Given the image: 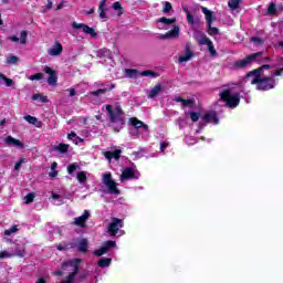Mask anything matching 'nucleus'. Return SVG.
I'll return each instance as SVG.
<instances>
[{
	"label": "nucleus",
	"mask_w": 283,
	"mask_h": 283,
	"mask_svg": "<svg viewBox=\"0 0 283 283\" xmlns=\"http://www.w3.org/2000/svg\"><path fill=\"white\" fill-rule=\"evenodd\" d=\"M251 85H255L260 92H269L275 88V78L273 76H263L261 78H252Z\"/></svg>",
	"instance_id": "1"
},
{
	"label": "nucleus",
	"mask_w": 283,
	"mask_h": 283,
	"mask_svg": "<svg viewBox=\"0 0 283 283\" xmlns=\"http://www.w3.org/2000/svg\"><path fill=\"white\" fill-rule=\"evenodd\" d=\"M220 101L226 103V107L235 109V107L240 105V93H234L231 95V90L227 88L220 93Z\"/></svg>",
	"instance_id": "2"
},
{
	"label": "nucleus",
	"mask_w": 283,
	"mask_h": 283,
	"mask_svg": "<svg viewBox=\"0 0 283 283\" xmlns=\"http://www.w3.org/2000/svg\"><path fill=\"white\" fill-rule=\"evenodd\" d=\"M264 52H256L245 56L243 60H238L232 63V70H244L251 65V63L255 62L256 59L263 56Z\"/></svg>",
	"instance_id": "3"
},
{
	"label": "nucleus",
	"mask_w": 283,
	"mask_h": 283,
	"mask_svg": "<svg viewBox=\"0 0 283 283\" xmlns=\"http://www.w3.org/2000/svg\"><path fill=\"white\" fill-rule=\"evenodd\" d=\"M123 227H124L123 220L116 217H113L111 219V223L107 227L108 235H111V238H116V235L118 234V231H120Z\"/></svg>",
	"instance_id": "4"
},
{
	"label": "nucleus",
	"mask_w": 283,
	"mask_h": 283,
	"mask_svg": "<svg viewBox=\"0 0 283 283\" xmlns=\"http://www.w3.org/2000/svg\"><path fill=\"white\" fill-rule=\"evenodd\" d=\"M103 184L107 186L108 193L114 196L120 195V190H118V184L112 179V174L104 175Z\"/></svg>",
	"instance_id": "5"
},
{
	"label": "nucleus",
	"mask_w": 283,
	"mask_h": 283,
	"mask_svg": "<svg viewBox=\"0 0 283 283\" xmlns=\"http://www.w3.org/2000/svg\"><path fill=\"white\" fill-rule=\"evenodd\" d=\"M72 28L73 30H82L84 34H90L92 39H96V36H98V33H96V30H94V28H91L85 23L73 22Z\"/></svg>",
	"instance_id": "6"
},
{
	"label": "nucleus",
	"mask_w": 283,
	"mask_h": 283,
	"mask_svg": "<svg viewBox=\"0 0 283 283\" xmlns=\"http://www.w3.org/2000/svg\"><path fill=\"white\" fill-rule=\"evenodd\" d=\"M114 247H116V241H105L101 249L95 250L93 254L96 255V258H101V255H105V253H107L109 249H114Z\"/></svg>",
	"instance_id": "7"
},
{
	"label": "nucleus",
	"mask_w": 283,
	"mask_h": 283,
	"mask_svg": "<svg viewBox=\"0 0 283 283\" xmlns=\"http://www.w3.org/2000/svg\"><path fill=\"white\" fill-rule=\"evenodd\" d=\"M178 36H180V27L175 25L170 31L158 35V39L160 41H166L167 39H178Z\"/></svg>",
	"instance_id": "8"
},
{
	"label": "nucleus",
	"mask_w": 283,
	"mask_h": 283,
	"mask_svg": "<svg viewBox=\"0 0 283 283\" xmlns=\"http://www.w3.org/2000/svg\"><path fill=\"white\" fill-rule=\"evenodd\" d=\"M87 220H90V210H84L82 216L74 219L73 224L81 229H85V227H87Z\"/></svg>",
	"instance_id": "9"
},
{
	"label": "nucleus",
	"mask_w": 283,
	"mask_h": 283,
	"mask_svg": "<svg viewBox=\"0 0 283 283\" xmlns=\"http://www.w3.org/2000/svg\"><path fill=\"white\" fill-rule=\"evenodd\" d=\"M43 72L45 74H49L48 83L49 85H52L53 87L56 86V83L59 82V77L56 76V71L52 70L50 66H45L43 69Z\"/></svg>",
	"instance_id": "10"
},
{
	"label": "nucleus",
	"mask_w": 283,
	"mask_h": 283,
	"mask_svg": "<svg viewBox=\"0 0 283 283\" xmlns=\"http://www.w3.org/2000/svg\"><path fill=\"white\" fill-rule=\"evenodd\" d=\"M195 39L198 45H209L212 42L202 31H196Z\"/></svg>",
	"instance_id": "11"
},
{
	"label": "nucleus",
	"mask_w": 283,
	"mask_h": 283,
	"mask_svg": "<svg viewBox=\"0 0 283 283\" xmlns=\"http://www.w3.org/2000/svg\"><path fill=\"white\" fill-rule=\"evenodd\" d=\"M48 54L50 56H61V54H63V44H61L59 41H55V44L49 49Z\"/></svg>",
	"instance_id": "12"
},
{
	"label": "nucleus",
	"mask_w": 283,
	"mask_h": 283,
	"mask_svg": "<svg viewBox=\"0 0 283 283\" xmlns=\"http://www.w3.org/2000/svg\"><path fill=\"white\" fill-rule=\"evenodd\" d=\"M174 101H175V103H181L182 107H190V108L196 107V99L195 98L185 99L180 96H176L174 98Z\"/></svg>",
	"instance_id": "13"
},
{
	"label": "nucleus",
	"mask_w": 283,
	"mask_h": 283,
	"mask_svg": "<svg viewBox=\"0 0 283 283\" xmlns=\"http://www.w3.org/2000/svg\"><path fill=\"white\" fill-rule=\"evenodd\" d=\"M193 59V51H191V46L186 45L185 54L179 56V63H187V61H191Z\"/></svg>",
	"instance_id": "14"
},
{
	"label": "nucleus",
	"mask_w": 283,
	"mask_h": 283,
	"mask_svg": "<svg viewBox=\"0 0 283 283\" xmlns=\"http://www.w3.org/2000/svg\"><path fill=\"white\" fill-rule=\"evenodd\" d=\"M81 264H83V259H73L72 260V280L78 275V271L81 269Z\"/></svg>",
	"instance_id": "15"
},
{
	"label": "nucleus",
	"mask_w": 283,
	"mask_h": 283,
	"mask_svg": "<svg viewBox=\"0 0 283 283\" xmlns=\"http://www.w3.org/2000/svg\"><path fill=\"white\" fill-rule=\"evenodd\" d=\"M251 76H253V78H264V71L262 66L248 72L245 78H251Z\"/></svg>",
	"instance_id": "16"
},
{
	"label": "nucleus",
	"mask_w": 283,
	"mask_h": 283,
	"mask_svg": "<svg viewBox=\"0 0 283 283\" xmlns=\"http://www.w3.org/2000/svg\"><path fill=\"white\" fill-rule=\"evenodd\" d=\"M132 178H136V172L134 171V168L127 167L123 170L120 175L122 180H132Z\"/></svg>",
	"instance_id": "17"
},
{
	"label": "nucleus",
	"mask_w": 283,
	"mask_h": 283,
	"mask_svg": "<svg viewBox=\"0 0 283 283\" xmlns=\"http://www.w3.org/2000/svg\"><path fill=\"white\" fill-rule=\"evenodd\" d=\"M120 154H123V150L115 149L113 151H105L104 156L107 160H111L112 158H114L115 160H120Z\"/></svg>",
	"instance_id": "18"
},
{
	"label": "nucleus",
	"mask_w": 283,
	"mask_h": 283,
	"mask_svg": "<svg viewBox=\"0 0 283 283\" xmlns=\"http://www.w3.org/2000/svg\"><path fill=\"white\" fill-rule=\"evenodd\" d=\"M202 12L206 15L207 25H212L213 21H216V18H213V12L207 7H202Z\"/></svg>",
	"instance_id": "19"
},
{
	"label": "nucleus",
	"mask_w": 283,
	"mask_h": 283,
	"mask_svg": "<svg viewBox=\"0 0 283 283\" xmlns=\"http://www.w3.org/2000/svg\"><path fill=\"white\" fill-rule=\"evenodd\" d=\"M87 249H90V243H87V239H81L77 244L78 253H87Z\"/></svg>",
	"instance_id": "20"
},
{
	"label": "nucleus",
	"mask_w": 283,
	"mask_h": 283,
	"mask_svg": "<svg viewBox=\"0 0 283 283\" xmlns=\"http://www.w3.org/2000/svg\"><path fill=\"white\" fill-rule=\"evenodd\" d=\"M163 92V85L156 84L148 93V98H156Z\"/></svg>",
	"instance_id": "21"
},
{
	"label": "nucleus",
	"mask_w": 283,
	"mask_h": 283,
	"mask_svg": "<svg viewBox=\"0 0 283 283\" xmlns=\"http://www.w3.org/2000/svg\"><path fill=\"white\" fill-rule=\"evenodd\" d=\"M4 143H7V145H13L14 147H20V148H23V144L21 140L12 137V136H8L6 139H4Z\"/></svg>",
	"instance_id": "22"
},
{
	"label": "nucleus",
	"mask_w": 283,
	"mask_h": 283,
	"mask_svg": "<svg viewBox=\"0 0 283 283\" xmlns=\"http://www.w3.org/2000/svg\"><path fill=\"white\" fill-rule=\"evenodd\" d=\"M105 6H107V0H102L98 6V12L101 19H107V13L105 11Z\"/></svg>",
	"instance_id": "23"
},
{
	"label": "nucleus",
	"mask_w": 283,
	"mask_h": 283,
	"mask_svg": "<svg viewBox=\"0 0 283 283\" xmlns=\"http://www.w3.org/2000/svg\"><path fill=\"white\" fill-rule=\"evenodd\" d=\"M13 253V258H25V247H21L19 244L15 245V251L12 252Z\"/></svg>",
	"instance_id": "24"
},
{
	"label": "nucleus",
	"mask_w": 283,
	"mask_h": 283,
	"mask_svg": "<svg viewBox=\"0 0 283 283\" xmlns=\"http://www.w3.org/2000/svg\"><path fill=\"white\" fill-rule=\"evenodd\" d=\"M112 264V259L111 258H102L97 261V266L101 269H107Z\"/></svg>",
	"instance_id": "25"
},
{
	"label": "nucleus",
	"mask_w": 283,
	"mask_h": 283,
	"mask_svg": "<svg viewBox=\"0 0 283 283\" xmlns=\"http://www.w3.org/2000/svg\"><path fill=\"white\" fill-rule=\"evenodd\" d=\"M67 149H70L69 144H63V143L53 147V150L59 151L60 154H67Z\"/></svg>",
	"instance_id": "26"
},
{
	"label": "nucleus",
	"mask_w": 283,
	"mask_h": 283,
	"mask_svg": "<svg viewBox=\"0 0 283 283\" xmlns=\"http://www.w3.org/2000/svg\"><path fill=\"white\" fill-rule=\"evenodd\" d=\"M158 23H164V25H174L176 23V18L168 19L166 17H161L157 20Z\"/></svg>",
	"instance_id": "27"
},
{
	"label": "nucleus",
	"mask_w": 283,
	"mask_h": 283,
	"mask_svg": "<svg viewBox=\"0 0 283 283\" xmlns=\"http://www.w3.org/2000/svg\"><path fill=\"white\" fill-rule=\"evenodd\" d=\"M129 123L135 129H140L143 127V122L136 117H130Z\"/></svg>",
	"instance_id": "28"
},
{
	"label": "nucleus",
	"mask_w": 283,
	"mask_h": 283,
	"mask_svg": "<svg viewBox=\"0 0 283 283\" xmlns=\"http://www.w3.org/2000/svg\"><path fill=\"white\" fill-rule=\"evenodd\" d=\"M106 112H108L111 123H116V113L112 109V105H106Z\"/></svg>",
	"instance_id": "29"
},
{
	"label": "nucleus",
	"mask_w": 283,
	"mask_h": 283,
	"mask_svg": "<svg viewBox=\"0 0 283 283\" xmlns=\"http://www.w3.org/2000/svg\"><path fill=\"white\" fill-rule=\"evenodd\" d=\"M268 14H270V17H274V14H277V7L275 2H270L268 7Z\"/></svg>",
	"instance_id": "30"
},
{
	"label": "nucleus",
	"mask_w": 283,
	"mask_h": 283,
	"mask_svg": "<svg viewBox=\"0 0 283 283\" xmlns=\"http://www.w3.org/2000/svg\"><path fill=\"white\" fill-rule=\"evenodd\" d=\"M76 180L83 185L84 182H87V174H85V171H80L76 175Z\"/></svg>",
	"instance_id": "31"
},
{
	"label": "nucleus",
	"mask_w": 283,
	"mask_h": 283,
	"mask_svg": "<svg viewBox=\"0 0 283 283\" xmlns=\"http://www.w3.org/2000/svg\"><path fill=\"white\" fill-rule=\"evenodd\" d=\"M125 74H126V76H128V78H136L138 76V70H136V69H126Z\"/></svg>",
	"instance_id": "32"
},
{
	"label": "nucleus",
	"mask_w": 283,
	"mask_h": 283,
	"mask_svg": "<svg viewBox=\"0 0 283 283\" xmlns=\"http://www.w3.org/2000/svg\"><path fill=\"white\" fill-rule=\"evenodd\" d=\"M207 28H208V34L210 36H216L218 34H220V29L219 28L212 27L211 24L207 25Z\"/></svg>",
	"instance_id": "33"
},
{
	"label": "nucleus",
	"mask_w": 283,
	"mask_h": 283,
	"mask_svg": "<svg viewBox=\"0 0 283 283\" xmlns=\"http://www.w3.org/2000/svg\"><path fill=\"white\" fill-rule=\"evenodd\" d=\"M0 78L4 81L7 87H12V85H14V81L12 78H8L3 73H0Z\"/></svg>",
	"instance_id": "34"
},
{
	"label": "nucleus",
	"mask_w": 283,
	"mask_h": 283,
	"mask_svg": "<svg viewBox=\"0 0 283 283\" xmlns=\"http://www.w3.org/2000/svg\"><path fill=\"white\" fill-rule=\"evenodd\" d=\"M39 98H40L41 103H48V96L39 94V93L32 95V101H39Z\"/></svg>",
	"instance_id": "35"
},
{
	"label": "nucleus",
	"mask_w": 283,
	"mask_h": 283,
	"mask_svg": "<svg viewBox=\"0 0 283 283\" xmlns=\"http://www.w3.org/2000/svg\"><path fill=\"white\" fill-rule=\"evenodd\" d=\"M200 116H202L200 112H190V120H192V123H198Z\"/></svg>",
	"instance_id": "36"
},
{
	"label": "nucleus",
	"mask_w": 283,
	"mask_h": 283,
	"mask_svg": "<svg viewBox=\"0 0 283 283\" xmlns=\"http://www.w3.org/2000/svg\"><path fill=\"white\" fill-rule=\"evenodd\" d=\"M107 88H98L96 91L91 92V96H103V94H107Z\"/></svg>",
	"instance_id": "37"
},
{
	"label": "nucleus",
	"mask_w": 283,
	"mask_h": 283,
	"mask_svg": "<svg viewBox=\"0 0 283 283\" xmlns=\"http://www.w3.org/2000/svg\"><path fill=\"white\" fill-rule=\"evenodd\" d=\"M228 6L231 10H238V8H240V0H230Z\"/></svg>",
	"instance_id": "38"
},
{
	"label": "nucleus",
	"mask_w": 283,
	"mask_h": 283,
	"mask_svg": "<svg viewBox=\"0 0 283 283\" xmlns=\"http://www.w3.org/2000/svg\"><path fill=\"white\" fill-rule=\"evenodd\" d=\"M112 8H113V10H118V17H120V15H123V6L120 4V2H114L113 4H112Z\"/></svg>",
	"instance_id": "39"
},
{
	"label": "nucleus",
	"mask_w": 283,
	"mask_h": 283,
	"mask_svg": "<svg viewBox=\"0 0 283 283\" xmlns=\"http://www.w3.org/2000/svg\"><path fill=\"white\" fill-rule=\"evenodd\" d=\"M18 61H19V57L17 55H11L7 57L8 65H17Z\"/></svg>",
	"instance_id": "40"
},
{
	"label": "nucleus",
	"mask_w": 283,
	"mask_h": 283,
	"mask_svg": "<svg viewBox=\"0 0 283 283\" xmlns=\"http://www.w3.org/2000/svg\"><path fill=\"white\" fill-rule=\"evenodd\" d=\"M24 119L27 123H30V125H36V123H39V119L32 115L24 116Z\"/></svg>",
	"instance_id": "41"
},
{
	"label": "nucleus",
	"mask_w": 283,
	"mask_h": 283,
	"mask_svg": "<svg viewBox=\"0 0 283 283\" xmlns=\"http://www.w3.org/2000/svg\"><path fill=\"white\" fill-rule=\"evenodd\" d=\"M214 115L216 113H206L202 116V120H205V123H211Z\"/></svg>",
	"instance_id": "42"
},
{
	"label": "nucleus",
	"mask_w": 283,
	"mask_h": 283,
	"mask_svg": "<svg viewBox=\"0 0 283 283\" xmlns=\"http://www.w3.org/2000/svg\"><path fill=\"white\" fill-rule=\"evenodd\" d=\"M172 10H174V7L171 6V2L166 1V2H165V6H164V8H163V12H164L165 14H167V13L171 12Z\"/></svg>",
	"instance_id": "43"
},
{
	"label": "nucleus",
	"mask_w": 283,
	"mask_h": 283,
	"mask_svg": "<svg viewBox=\"0 0 283 283\" xmlns=\"http://www.w3.org/2000/svg\"><path fill=\"white\" fill-rule=\"evenodd\" d=\"M20 43H22V45H25L28 43V31H21Z\"/></svg>",
	"instance_id": "44"
},
{
	"label": "nucleus",
	"mask_w": 283,
	"mask_h": 283,
	"mask_svg": "<svg viewBox=\"0 0 283 283\" xmlns=\"http://www.w3.org/2000/svg\"><path fill=\"white\" fill-rule=\"evenodd\" d=\"M77 280L78 282H84V280L87 279V270H83L81 272L77 273Z\"/></svg>",
	"instance_id": "45"
},
{
	"label": "nucleus",
	"mask_w": 283,
	"mask_h": 283,
	"mask_svg": "<svg viewBox=\"0 0 283 283\" xmlns=\"http://www.w3.org/2000/svg\"><path fill=\"white\" fill-rule=\"evenodd\" d=\"M208 50L211 56H218V51H216V46H213V41L208 44Z\"/></svg>",
	"instance_id": "46"
},
{
	"label": "nucleus",
	"mask_w": 283,
	"mask_h": 283,
	"mask_svg": "<svg viewBox=\"0 0 283 283\" xmlns=\"http://www.w3.org/2000/svg\"><path fill=\"white\" fill-rule=\"evenodd\" d=\"M140 76H153L154 78H156V76H158V74L151 70H146L140 73Z\"/></svg>",
	"instance_id": "47"
},
{
	"label": "nucleus",
	"mask_w": 283,
	"mask_h": 283,
	"mask_svg": "<svg viewBox=\"0 0 283 283\" xmlns=\"http://www.w3.org/2000/svg\"><path fill=\"white\" fill-rule=\"evenodd\" d=\"M19 228L17 226H12L11 228L4 230V235H12V233H17Z\"/></svg>",
	"instance_id": "48"
},
{
	"label": "nucleus",
	"mask_w": 283,
	"mask_h": 283,
	"mask_svg": "<svg viewBox=\"0 0 283 283\" xmlns=\"http://www.w3.org/2000/svg\"><path fill=\"white\" fill-rule=\"evenodd\" d=\"M25 205H31V202H34V193L30 192L24 197Z\"/></svg>",
	"instance_id": "49"
},
{
	"label": "nucleus",
	"mask_w": 283,
	"mask_h": 283,
	"mask_svg": "<svg viewBox=\"0 0 283 283\" xmlns=\"http://www.w3.org/2000/svg\"><path fill=\"white\" fill-rule=\"evenodd\" d=\"M72 138H73L74 145H78V143H84L85 142V139L76 136V133H74V132H72Z\"/></svg>",
	"instance_id": "50"
},
{
	"label": "nucleus",
	"mask_w": 283,
	"mask_h": 283,
	"mask_svg": "<svg viewBox=\"0 0 283 283\" xmlns=\"http://www.w3.org/2000/svg\"><path fill=\"white\" fill-rule=\"evenodd\" d=\"M30 81H41L43 78V73H35L33 75H31Z\"/></svg>",
	"instance_id": "51"
},
{
	"label": "nucleus",
	"mask_w": 283,
	"mask_h": 283,
	"mask_svg": "<svg viewBox=\"0 0 283 283\" xmlns=\"http://www.w3.org/2000/svg\"><path fill=\"white\" fill-rule=\"evenodd\" d=\"M115 123H120V125H125V115L115 114Z\"/></svg>",
	"instance_id": "52"
},
{
	"label": "nucleus",
	"mask_w": 283,
	"mask_h": 283,
	"mask_svg": "<svg viewBox=\"0 0 283 283\" xmlns=\"http://www.w3.org/2000/svg\"><path fill=\"white\" fill-rule=\"evenodd\" d=\"M251 42L256 43V45H262L264 43V40L259 36H252Z\"/></svg>",
	"instance_id": "53"
},
{
	"label": "nucleus",
	"mask_w": 283,
	"mask_h": 283,
	"mask_svg": "<svg viewBox=\"0 0 283 283\" xmlns=\"http://www.w3.org/2000/svg\"><path fill=\"white\" fill-rule=\"evenodd\" d=\"M6 258H14L13 253H9L8 251H1L0 252V260H3Z\"/></svg>",
	"instance_id": "54"
},
{
	"label": "nucleus",
	"mask_w": 283,
	"mask_h": 283,
	"mask_svg": "<svg viewBox=\"0 0 283 283\" xmlns=\"http://www.w3.org/2000/svg\"><path fill=\"white\" fill-rule=\"evenodd\" d=\"M23 163H25V158H20V159L15 163V165H14L15 171H19V170L21 169V165H22Z\"/></svg>",
	"instance_id": "55"
},
{
	"label": "nucleus",
	"mask_w": 283,
	"mask_h": 283,
	"mask_svg": "<svg viewBox=\"0 0 283 283\" xmlns=\"http://www.w3.org/2000/svg\"><path fill=\"white\" fill-rule=\"evenodd\" d=\"M186 15H187V21L189 25H193V23H196V21L193 20V15L191 13H188Z\"/></svg>",
	"instance_id": "56"
},
{
	"label": "nucleus",
	"mask_w": 283,
	"mask_h": 283,
	"mask_svg": "<svg viewBox=\"0 0 283 283\" xmlns=\"http://www.w3.org/2000/svg\"><path fill=\"white\" fill-rule=\"evenodd\" d=\"M283 74V66H281L280 69H277L273 74H272V77L273 76H282Z\"/></svg>",
	"instance_id": "57"
},
{
	"label": "nucleus",
	"mask_w": 283,
	"mask_h": 283,
	"mask_svg": "<svg viewBox=\"0 0 283 283\" xmlns=\"http://www.w3.org/2000/svg\"><path fill=\"white\" fill-rule=\"evenodd\" d=\"M114 113L115 115H125V112H123V108L120 106H116Z\"/></svg>",
	"instance_id": "58"
},
{
	"label": "nucleus",
	"mask_w": 283,
	"mask_h": 283,
	"mask_svg": "<svg viewBox=\"0 0 283 283\" xmlns=\"http://www.w3.org/2000/svg\"><path fill=\"white\" fill-rule=\"evenodd\" d=\"M273 67H275V65L273 64H263L261 65V70H273Z\"/></svg>",
	"instance_id": "59"
},
{
	"label": "nucleus",
	"mask_w": 283,
	"mask_h": 283,
	"mask_svg": "<svg viewBox=\"0 0 283 283\" xmlns=\"http://www.w3.org/2000/svg\"><path fill=\"white\" fill-rule=\"evenodd\" d=\"M8 39H9V41H13V43H19V36H17V35H11Z\"/></svg>",
	"instance_id": "60"
},
{
	"label": "nucleus",
	"mask_w": 283,
	"mask_h": 283,
	"mask_svg": "<svg viewBox=\"0 0 283 283\" xmlns=\"http://www.w3.org/2000/svg\"><path fill=\"white\" fill-rule=\"evenodd\" d=\"M52 6H53L52 0H48V3H46V7H45V10H52Z\"/></svg>",
	"instance_id": "61"
},
{
	"label": "nucleus",
	"mask_w": 283,
	"mask_h": 283,
	"mask_svg": "<svg viewBox=\"0 0 283 283\" xmlns=\"http://www.w3.org/2000/svg\"><path fill=\"white\" fill-rule=\"evenodd\" d=\"M62 283H72V272L69 273L67 280L63 281Z\"/></svg>",
	"instance_id": "62"
},
{
	"label": "nucleus",
	"mask_w": 283,
	"mask_h": 283,
	"mask_svg": "<svg viewBox=\"0 0 283 283\" xmlns=\"http://www.w3.org/2000/svg\"><path fill=\"white\" fill-rule=\"evenodd\" d=\"M35 283H48V281H45V277L40 276Z\"/></svg>",
	"instance_id": "63"
},
{
	"label": "nucleus",
	"mask_w": 283,
	"mask_h": 283,
	"mask_svg": "<svg viewBox=\"0 0 283 283\" xmlns=\"http://www.w3.org/2000/svg\"><path fill=\"white\" fill-rule=\"evenodd\" d=\"M279 67H283V57H277Z\"/></svg>",
	"instance_id": "64"
}]
</instances>
